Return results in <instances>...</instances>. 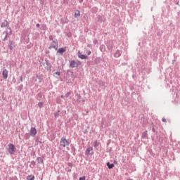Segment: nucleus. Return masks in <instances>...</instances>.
<instances>
[{
  "instance_id": "19",
  "label": "nucleus",
  "mask_w": 180,
  "mask_h": 180,
  "mask_svg": "<svg viewBox=\"0 0 180 180\" xmlns=\"http://www.w3.org/2000/svg\"><path fill=\"white\" fill-rule=\"evenodd\" d=\"M120 54L119 53H115V57H120Z\"/></svg>"
},
{
  "instance_id": "22",
  "label": "nucleus",
  "mask_w": 180,
  "mask_h": 180,
  "mask_svg": "<svg viewBox=\"0 0 180 180\" xmlns=\"http://www.w3.org/2000/svg\"><path fill=\"white\" fill-rule=\"evenodd\" d=\"M57 103H60L61 102V100H59L58 98L56 99Z\"/></svg>"
},
{
  "instance_id": "18",
  "label": "nucleus",
  "mask_w": 180,
  "mask_h": 180,
  "mask_svg": "<svg viewBox=\"0 0 180 180\" xmlns=\"http://www.w3.org/2000/svg\"><path fill=\"white\" fill-rule=\"evenodd\" d=\"M85 179H86L85 176H82V177H80V178L79 179V180H85Z\"/></svg>"
},
{
  "instance_id": "23",
  "label": "nucleus",
  "mask_w": 180,
  "mask_h": 180,
  "mask_svg": "<svg viewBox=\"0 0 180 180\" xmlns=\"http://www.w3.org/2000/svg\"><path fill=\"white\" fill-rule=\"evenodd\" d=\"M66 98H68V96H70V93H67L65 96Z\"/></svg>"
},
{
  "instance_id": "4",
  "label": "nucleus",
  "mask_w": 180,
  "mask_h": 180,
  "mask_svg": "<svg viewBox=\"0 0 180 180\" xmlns=\"http://www.w3.org/2000/svg\"><path fill=\"white\" fill-rule=\"evenodd\" d=\"M81 64V62H75V60H71L70 61V67L71 68H75V67H78V65H79Z\"/></svg>"
},
{
  "instance_id": "15",
  "label": "nucleus",
  "mask_w": 180,
  "mask_h": 180,
  "mask_svg": "<svg viewBox=\"0 0 180 180\" xmlns=\"http://www.w3.org/2000/svg\"><path fill=\"white\" fill-rule=\"evenodd\" d=\"M37 161L39 163H41V164H43V162H44L43 158L41 157L37 158Z\"/></svg>"
},
{
  "instance_id": "9",
  "label": "nucleus",
  "mask_w": 180,
  "mask_h": 180,
  "mask_svg": "<svg viewBox=\"0 0 180 180\" xmlns=\"http://www.w3.org/2000/svg\"><path fill=\"white\" fill-rule=\"evenodd\" d=\"M93 150H94V148H92V147L88 148L86 150V152H85L86 155H91V151H92Z\"/></svg>"
},
{
  "instance_id": "17",
  "label": "nucleus",
  "mask_w": 180,
  "mask_h": 180,
  "mask_svg": "<svg viewBox=\"0 0 180 180\" xmlns=\"http://www.w3.org/2000/svg\"><path fill=\"white\" fill-rule=\"evenodd\" d=\"M38 106L39 107V108H42V106H43V103H38Z\"/></svg>"
},
{
  "instance_id": "11",
  "label": "nucleus",
  "mask_w": 180,
  "mask_h": 180,
  "mask_svg": "<svg viewBox=\"0 0 180 180\" xmlns=\"http://www.w3.org/2000/svg\"><path fill=\"white\" fill-rule=\"evenodd\" d=\"M107 167L109 169H112V168L115 167V165L113 163L110 164V162H107Z\"/></svg>"
},
{
  "instance_id": "13",
  "label": "nucleus",
  "mask_w": 180,
  "mask_h": 180,
  "mask_svg": "<svg viewBox=\"0 0 180 180\" xmlns=\"http://www.w3.org/2000/svg\"><path fill=\"white\" fill-rule=\"evenodd\" d=\"M13 49H15V46H13V42L11 41V42H10V44H9V49H10V50H13Z\"/></svg>"
},
{
  "instance_id": "25",
  "label": "nucleus",
  "mask_w": 180,
  "mask_h": 180,
  "mask_svg": "<svg viewBox=\"0 0 180 180\" xmlns=\"http://www.w3.org/2000/svg\"><path fill=\"white\" fill-rule=\"evenodd\" d=\"M91 55V51H88V56Z\"/></svg>"
},
{
  "instance_id": "2",
  "label": "nucleus",
  "mask_w": 180,
  "mask_h": 180,
  "mask_svg": "<svg viewBox=\"0 0 180 180\" xmlns=\"http://www.w3.org/2000/svg\"><path fill=\"white\" fill-rule=\"evenodd\" d=\"M8 151L11 155H13L15 154V151H16V147H15L13 144L10 143L8 145Z\"/></svg>"
},
{
  "instance_id": "3",
  "label": "nucleus",
  "mask_w": 180,
  "mask_h": 180,
  "mask_svg": "<svg viewBox=\"0 0 180 180\" xmlns=\"http://www.w3.org/2000/svg\"><path fill=\"white\" fill-rule=\"evenodd\" d=\"M60 147H68L70 146V142L65 139V138H61L60 141Z\"/></svg>"
},
{
  "instance_id": "24",
  "label": "nucleus",
  "mask_w": 180,
  "mask_h": 180,
  "mask_svg": "<svg viewBox=\"0 0 180 180\" xmlns=\"http://www.w3.org/2000/svg\"><path fill=\"white\" fill-rule=\"evenodd\" d=\"M36 27H40V24H37V25H36Z\"/></svg>"
},
{
  "instance_id": "5",
  "label": "nucleus",
  "mask_w": 180,
  "mask_h": 180,
  "mask_svg": "<svg viewBox=\"0 0 180 180\" xmlns=\"http://www.w3.org/2000/svg\"><path fill=\"white\" fill-rule=\"evenodd\" d=\"M30 134L32 137H35L37 134V129L35 127H31Z\"/></svg>"
},
{
  "instance_id": "6",
  "label": "nucleus",
  "mask_w": 180,
  "mask_h": 180,
  "mask_svg": "<svg viewBox=\"0 0 180 180\" xmlns=\"http://www.w3.org/2000/svg\"><path fill=\"white\" fill-rule=\"evenodd\" d=\"M77 55L79 58H81V60H86V58H88V56L81 53V52H78Z\"/></svg>"
},
{
  "instance_id": "26",
  "label": "nucleus",
  "mask_w": 180,
  "mask_h": 180,
  "mask_svg": "<svg viewBox=\"0 0 180 180\" xmlns=\"http://www.w3.org/2000/svg\"><path fill=\"white\" fill-rule=\"evenodd\" d=\"M65 97V96H63V95L61 96V98H64Z\"/></svg>"
},
{
  "instance_id": "12",
  "label": "nucleus",
  "mask_w": 180,
  "mask_h": 180,
  "mask_svg": "<svg viewBox=\"0 0 180 180\" xmlns=\"http://www.w3.org/2000/svg\"><path fill=\"white\" fill-rule=\"evenodd\" d=\"M58 53L63 54V53H65V49H64V48H60L58 50Z\"/></svg>"
},
{
  "instance_id": "14",
  "label": "nucleus",
  "mask_w": 180,
  "mask_h": 180,
  "mask_svg": "<svg viewBox=\"0 0 180 180\" xmlns=\"http://www.w3.org/2000/svg\"><path fill=\"white\" fill-rule=\"evenodd\" d=\"M27 180H34V176L33 175H30L27 177Z\"/></svg>"
},
{
  "instance_id": "1",
  "label": "nucleus",
  "mask_w": 180,
  "mask_h": 180,
  "mask_svg": "<svg viewBox=\"0 0 180 180\" xmlns=\"http://www.w3.org/2000/svg\"><path fill=\"white\" fill-rule=\"evenodd\" d=\"M1 27H6V30L3 32V36H4L3 40L5 41L9 36H12V28L9 27V22L6 20L1 22Z\"/></svg>"
},
{
  "instance_id": "7",
  "label": "nucleus",
  "mask_w": 180,
  "mask_h": 180,
  "mask_svg": "<svg viewBox=\"0 0 180 180\" xmlns=\"http://www.w3.org/2000/svg\"><path fill=\"white\" fill-rule=\"evenodd\" d=\"M2 76L4 79H6V78H8V70L4 69L2 72Z\"/></svg>"
},
{
  "instance_id": "10",
  "label": "nucleus",
  "mask_w": 180,
  "mask_h": 180,
  "mask_svg": "<svg viewBox=\"0 0 180 180\" xmlns=\"http://www.w3.org/2000/svg\"><path fill=\"white\" fill-rule=\"evenodd\" d=\"M81 16V13L79 11L77 10L75 13V18H79Z\"/></svg>"
},
{
  "instance_id": "8",
  "label": "nucleus",
  "mask_w": 180,
  "mask_h": 180,
  "mask_svg": "<svg viewBox=\"0 0 180 180\" xmlns=\"http://www.w3.org/2000/svg\"><path fill=\"white\" fill-rule=\"evenodd\" d=\"M49 49H55V50H57L58 49V43L53 41V44L49 47Z\"/></svg>"
},
{
  "instance_id": "21",
  "label": "nucleus",
  "mask_w": 180,
  "mask_h": 180,
  "mask_svg": "<svg viewBox=\"0 0 180 180\" xmlns=\"http://www.w3.org/2000/svg\"><path fill=\"white\" fill-rule=\"evenodd\" d=\"M55 74L56 75H58V77H60V72H56Z\"/></svg>"
},
{
  "instance_id": "16",
  "label": "nucleus",
  "mask_w": 180,
  "mask_h": 180,
  "mask_svg": "<svg viewBox=\"0 0 180 180\" xmlns=\"http://www.w3.org/2000/svg\"><path fill=\"white\" fill-rule=\"evenodd\" d=\"M94 146L95 148H97L99 146V143H98V141H94Z\"/></svg>"
},
{
  "instance_id": "20",
  "label": "nucleus",
  "mask_w": 180,
  "mask_h": 180,
  "mask_svg": "<svg viewBox=\"0 0 180 180\" xmlns=\"http://www.w3.org/2000/svg\"><path fill=\"white\" fill-rule=\"evenodd\" d=\"M162 121L164 123H165V122H167V119L162 118Z\"/></svg>"
}]
</instances>
